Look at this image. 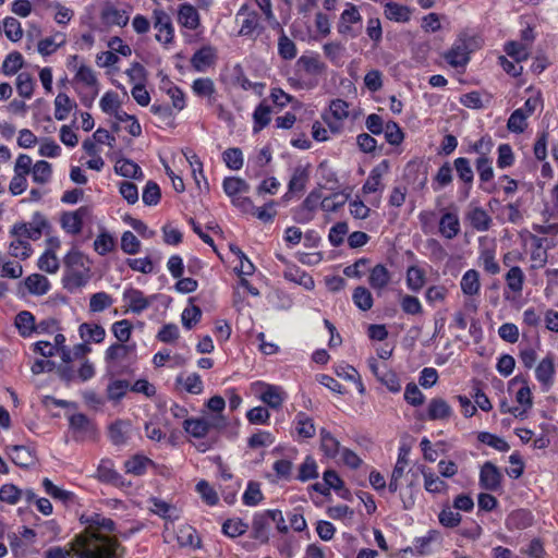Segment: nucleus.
I'll return each mask as SVG.
<instances>
[{"label": "nucleus", "mask_w": 558, "mask_h": 558, "mask_svg": "<svg viewBox=\"0 0 558 558\" xmlns=\"http://www.w3.org/2000/svg\"><path fill=\"white\" fill-rule=\"evenodd\" d=\"M70 546V549L51 547L45 558H121L124 551L116 538L90 531L75 535Z\"/></svg>", "instance_id": "1"}, {"label": "nucleus", "mask_w": 558, "mask_h": 558, "mask_svg": "<svg viewBox=\"0 0 558 558\" xmlns=\"http://www.w3.org/2000/svg\"><path fill=\"white\" fill-rule=\"evenodd\" d=\"M362 23L363 19L359 7L351 2H347L345 9L339 16L337 32L347 38H356L361 34Z\"/></svg>", "instance_id": "2"}, {"label": "nucleus", "mask_w": 558, "mask_h": 558, "mask_svg": "<svg viewBox=\"0 0 558 558\" xmlns=\"http://www.w3.org/2000/svg\"><path fill=\"white\" fill-rule=\"evenodd\" d=\"M242 19L239 36L252 37L255 33L258 35L263 31L259 24V15L255 10H252L247 3H243L235 14V20Z\"/></svg>", "instance_id": "3"}, {"label": "nucleus", "mask_w": 558, "mask_h": 558, "mask_svg": "<svg viewBox=\"0 0 558 558\" xmlns=\"http://www.w3.org/2000/svg\"><path fill=\"white\" fill-rule=\"evenodd\" d=\"M96 477L100 483L112 485L118 488L131 486V482L126 481L116 469L114 463L110 459H102L97 468Z\"/></svg>", "instance_id": "4"}, {"label": "nucleus", "mask_w": 558, "mask_h": 558, "mask_svg": "<svg viewBox=\"0 0 558 558\" xmlns=\"http://www.w3.org/2000/svg\"><path fill=\"white\" fill-rule=\"evenodd\" d=\"M471 38L459 37L452 47L444 54L445 60L453 68L465 66L470 61V46Z\"/></svg>", "instance_id": "5"}, {"label": "nucleus", "mask_w": 558, "mask_h": 558, "mask_svg": "<svg viewBox=\"0 0 558 558\" xmlns=\"http://www.w3.org/2000/svg\"><path fill=\"white\" fill-rule=\"evenodd\" d=\"M502 473L490 461H486L480 471L478 484L481 488L488 492H497L501 488Z\"/></svg>", "instance_id": "6"}, {"label": "nucleus", "mask_w": 558, "mask_h": 558, "mask_svg": "<svg viewBox=\"0 0 558 558\" xmlns=\"http://www.w3.org/2000/svg\"><path fill=\"white\" fill-rule=\"evenodd\" d=\"M529 384V376L523 374L514 376L508 383L509 390H511L518 385H521V387L515 393V401L522 407L520 409L524 410V414L526 413L527 410H530L533 407L532 392Z\"/></svg>", "instance_id": "7"}, {"label": "nucleus", "mask_w": 558, "mask_h": 558, "mask_svg": "<svg viewBox=\"0 0 558 558\" xmlns=\"http://www.w3.org/2000/svg\"><path fill=\"white\" fill-rule=\"evenodd\" d=\"M65 337L58 332L53 336V341L37 340V353L43 356H53L59 350L62 351V360L68 363L71 361V352L64 345Z\"/></svg>", "instance_id": "8"}, {"label": "nucleus", "mask_w": 558, "mask_h": 558, "mask_svg": "<svg viewBox=\"0 0 558 558\" xmlns=\"http://www.w3.org/2000/svg\"><path fill=\"white\" fill-rule=\"evenodd\" d=\"M89 216V208L82 206L75 211H68L61 216V227L70 234H78L83 229L84 219Z\"/></svg>", "instance_id": "9"}, {"label": "nucleus", "mask_w": 558, "mask_h": 558, "mask_svg": "<svg viewBox=\"0 0 558 558\" xmlns=\"http://www.w3.org/2000/svg\"><path fill=\"white\" fill-rule=\"evenodd\" d=\"M154 27L158 31L156 39L165 44H170L174 37V28L171 19L163 10H154Z\"/></svg>", "instance_id": "10"}, {"label": "nucleus", "mask_w": 558, "mask_h": 558, "mask_svg": "<svg viewBox=\"0 0 558 558\" xmlns=\"http://www.w3.org/2000/svg\"><path fill=\"white\" fill-rule=\"evenodd\" d=\"M80 522L82 524L87 525L83 533L94 532L98 535H101L98 533L95 527L105 530L107 532H113L116 531V522L110 518H105L100 513L92 512V513H83L80 517Z\"/></svg>", "instance_id": "11"}, {"label": "nucleus", "mask_w": 558, "mask_h": 558, "mask_svg": "<svg viewBox=\"0 0 558 558\" xmlns=\"http://www.w3.org/2000/svg\"><path fill=\"white\" fill-rule=\"evenodd\" d=\"M60 247V241L58 238L48 239V248L37 259V267L46 272L54 274L59 269V259L56 256L54 251Z\"/></svg>", "instance_id": "12"}, {"label": "nucleus", "mask_w": 558, "mask_h": 558, "mask_svg": "<svg viewBox=\"0 0 558 558\" xmlns=\"http://www.w3.org/2000/svg\"><path fill=\"white\" fill-rule=\"evenodd\" d=\"M551 244V240L547 238H532L531 260L533 262V269H538L546 265L548 257L547 251L550 248Z\"/></svg>", "instance_id": "13"}, {"label": "nucleus", "mask_w": 558, "mask_h": 558, "mask_svg": "<svg viewBox=\"0 0 558 558\" xmlns=\"http://www.w3.org/2000/svg\"><path fill=\"white\" fill-rule=\"evenodd\" d=\"M555 364L551 356L544 357L535 367V378L544 391H548L554 384Z\"/></svg>", "instance_id": "14"}, {"label": "nucleus", "mask_w": 558, "mask_h": 558, "mask_svg": "<svg viewBox=\"0 0 558 558\" xmlns=\"http://www.w3.org/2000/svg\"><path fill=\"white\" fill-rule=\"evenodd\" d=\"M287 393L280 386L264 384V389L260 392L259 399L263 403L272 410L281 409Z\"/></svg>", "instance_id": "15"}, {"label": "nucleus", "mask_w": 558, "mask_h": 558, "mask_svg": "<svg viewBox=\"0 0 558 558\" xmlns=\"http://www.w3.org/2000/svg\"><path fill=\"white\" fill-rule=\"evenodd\" d=\"M269 522L267 510L256 512L252 521V538L260 544H267L269 541Z\"/></svg>", "instance_id": "16"}, {"label": "nucleus", "mask_w": 558, "mask_h": 558, "mask_svg": "<svg viewBox=\"0 0 558 558\" xmlns=\"http://www.w3.org/2000/svg\"><path fill=\"white\" fill-rule=\"evenodd\" d=\"M391 280V274L384 264H377L369 269L368 284L378 295L386 289Z\"/></svg>", "instance_id": "17"}, {"label": "nucleus", "mask_w": 558, "mask_h": 558, "mask_svg": "<svg viewBox=\"0 0 558 558\" xmlns=\"http://www.w3.org/2000/svg\"><path fill=\"white\" fill-rule=\"evenodd\" d=\"M216 59V49L209 45L203 46L194 52L191 58V65L196 72H205L214 64Z\"/></svg>", "instance_id": "18"}, {"label": "nucleus", "mask_w": 558, "mask_h": 558, "mask_svg": "<svg viewBox=\"0 0 558 558\" xmlns=\"http://www.w3.org/2000/svg\"><path fill=\"white\" fill-rule=\"evenodd\" d=\"M534 524V515L527 509H517L506 519V526L509 531L525 530Z\"/></svg>", "instance_id": "19"}, {"label": "nucleus", "mask_w": 558, "mask_h": 558, "mask_svg": "<svg viewBox=\"0 0 558 558\" xmlns=\"http://www.w3.org/2000/svg\"><path fill=\"white\" fill-rule=\"evenodd\" d=\"M123 300L128 302L129 310L134 314H141L150 305V301L143 291L135 288H128L123 292Z\"/></svg>", "instance_id": "20"}, {"label": "nucleus", "mask_w": 558, "mask_h": 558, "mask_svg": "<svg viewBox=\"0 0 558 558\" xmlns=\"http://www.w3.org/2000/svg\"><path fill=\"white\" fill-rule=\"evenodd\" d=\"M452 415V408L442 398H433L427 407L426 418L428 421L448 420Z\"/></svg>", "instance_id": "21"}, {"label": "nucleus", "mask_w": 558, "mask_h": 558, "mask_svg": "<svg viewBox=\"0 0 558 558\" xmlns=\"http://www.w3.org/2000/svg\"><path fill=\"white\" fill-rule=\"evenodd\" d=\"M439 232L448 240H451L459 234L460 220L456 211H445L441 215L439 220Z\"/></svg>", "instance_id": "22"}, {"label": "nucleus", "mask_w": 558, "mask_h": 558, "mask_svg": "<svg viewBox=\"0 0 558 558\" xmlns=\"http://www.w3.org/2000/svg\"><path fill=\"white\" fill-rule=\"evenodd\" d=\"M131 423L124 420H117L110 424L108 436L114 446H123L130 438Z\"/></svg>", "instance_id": "23"}, {"label": "nucleus", "mask_w": 558, "mask_h": 558, "mask_svg": "<svg viewBox=\"0 0 558 558\" xmlns=\"http://www.w3.org/2000/svg\"><path fill=\"white\" fill-rule=\"evenodd\" d=\"M294 430L299 438L310 439L315 436L316 427L313 418L305 412H298L293 420Z\"/></svg>", "instance_id": "24"}, {"label": "nucleus", "mask_w": 558, "mask_h": 558, "mask_svg": "<svg viewBox=\"0 0 558 558\" xmlns=\"http://www.w3.org/2000/svg\"><path fill=\"white\" fill-rule=\"evenodd\" d=\"M453 168L457 172V177L464 184L466 189L465 195L468 196L474 181V172L471 162L466 157H458L453 160Z\"/></svg>", "instance_id": "25"}, {"label": "nucleus", "mask_w": 558, "mask_h": 558, "mask_svg": "<svg viewBox=\"0 0 558 558\" xmlns=\"http://www.w3.org/2000/svg\"><path fill=\"white\" fill-rule=\"evenodd\" d=\"M178 22L183 27L194 31L201 25V17L197 10L186 2L179 7Z\"/></svg>", "instance_id": "26"}, {"label": "nucleus", "mask_w": 558, "mask_h": 558, "mask_svg": "<svg viewBox=\"0 0 558 558\" xmlns=\"http://www.w3.org/2000/svg\"><path fill=\"white\" fill-rule=\"evenodd\" d=\"M466 221L476 231H487L492 225V218L482 207H473L465 215Z\"/></svg>", "instance_id": "27"}, {"label": "nucleus", "mask_w": 558, "mask_h": 558, "mask_svg": "<svg viewBox=\"0 0 558 558\" xmlns=\"http://www.w3.org/2000/svg\"><path fill=\"white\" fill-rule=\"evenodd\" d=\"M80 337L87 343H101L106 338L105 328L96 323H84L78 327Z\"/></svg>", "instance_id": "28"}, {"label": "nucleus", "mask_w": 558, "mask_h": 558, "mask_svg": "<svg viewBox=\"0 0 558 558\" xmlns=\"http://www.w3.org/2000/svg\"><path fill=\"white\" fill-rule=\"evenodd\" d=\"M388 160L385 159L371 170L369 175L362 187L365 194L375 193L379 190L383 174L388 170Z\"/></svg>", "instance_id": "29"}, {"label": "nucleus", "mask_w": 558, "mask_h": 558, "mask_svg": "<svg viewBox=\"0 0 558 558\" xmlns=\"http://www.w3.org/2000/svg\"><path fill=\"white\" fill-rule=\"evenodd\" d=\"M283 277L286 280L298 283L306 290H312L315 287L313 277L295 265L288 266Z\"/></svg>", "instance_id": "30"}, {"label": "nucleus", "mask_w": 558, "mask_h": 558, "mask_svg": "<svg viewBox=\"0 0 558 558\" xmlns=\"http://www.w3.org/2000/svg\"><path fill=\"white\" fill-rule=\"evenodd\" d=\"M411 9L408 5L389 1L384 7L386 19L397 23H407L411 19Z\"/></svg>", "instance_id": "31"}, {"label": "nucleus", "mask_w": 558, "mask_h": 558, "mask_svg": "<svg viewBox=\"0 0 558 558\" xmlns=\"http://www.w3.org/2000/svg\"><path fill=\"white\" fill-rule=\"evenodd\" d=\"M44 492L56 501L63 505H69L74 501L75 495L72 492L65 490L54 485L48 477L41 481Z\"/></svg>", "instance_id": "32"}, {"label": "nucleus", "mask_w": 558, "mask_h": 558, "mask_svg": "<svg viewBox=\"0 0 558 558\" xmlns=\"http://www.w3.org/2000/svg\"><path fill=\"white\" fill-rule=\"evenodd\" d=\"M154 465L155 462L151 459L143 454H134L124 462V470L126 474L142 476L146 473L148 466Z\"/></svg>", "instance_id": "33"}, {"label": "nucleus", "mask_w": 558, "mask_h": 558, "mask_svg": "<svg viewBox=\"0 0 558 558\" xmlns=\"http://www.w3.org/2000/svg\"><path fill=\"white\" fill-rule=\"evenodd\" d=\"M114 171L121 177L135 180H142L144 177L141 167L135 161L128 158L118 159L114 165Z\"/></svg>", "instance_id": "34"}, {"label": "nucleus", "mask_w": 558, "mask_h": 558, "mask_svg": "<svg viewBox=\"0 0 558 558\" xmlns=\"http://www.w3.org/2000/svg\"><path fill=\"white\" fill-rule=\"evenodd\" d=\"M320 449L327 458H336L341 449L339 440L331 435L326 428H320Z\"/></svg>", "instance_id": "35"}, {"label": "nucleus", "mask_w": 558, "mask_h": 558, "mask_svg": "<svg viewBox=\"0 0 558 558\" xmlns=\"http://www.w3.org/2000/svg\"><path fill=\"white\" fill-rule=\"evenodd\" d=\"M310 173L308 170L302 166H298L293 169L292 175L288 183V192L284 197L288 196L289 193H300L304 191L306 183L308 181Z\"/></svg>", "instance_id": "36"}, {"label": "nucleus", "mask_w": 558, "mask_h": 558, "mask_svg": "<svg viewBox=\"0 0 558 558\" xmlns=\"http://www.w3.org/2000/svg\"><path fill=\"white\" fill-rule=\"evenodd\" d=\"M19 335L23 338H28L35 332V317L28 311L20 312L14 319Z\"/></svg>", "instance_id": "37"}, {"label": "nucleus", "mask_w": 558, "mask_h": 558, "mask_svg": "<svg viewBox=\"0 0 558 558\" xmlns=\"http://www.w3.org/2000/svg\"><path fill=\"white\" fill-rule=\"evenodd\" d=\"M460 287L465 295L473 296L478 294L481 289L478 271L475 269L466 270L461 278Z\"/></svg>", "instance_id": "38"}, {"label": "nucleus", "mask_w": 558, "mask_h": 558, "mask_svg": "<svg viewBox=\"0 0 558 558\" xmlns=\"http://www.w3.org/2000/svg\"><path fill=\"white\" fill-rule=\"evenodd\" d=\"M271 108L263 100L253 112V132L258 133L270 123Z\"/></svg>", "instance_id": "39"}, {"label": "nucleus", "mask_w": 558, "mask_h": 558, "mask_svg": "<svg viewBox=\"0 0 558 558\" xmlns=\"http://www.w3.org/2000/svg\"><path fill=\"white\" fill-rule=\"evenodd\" d=\"M175 384L184 388L191 395H201L204 391V384L197 373H192L184 377L182 374L175 378Z\"/></svg>", "instance_id": "40"}, {"label": "nucleus", "mask_w": 558, "mask_h": 558, "mask_svg": "<svg viewBox=\"0 0 558 558\" xmlns=\"http://www.w3.org/2000/svg\"><path fill=\"white\" fill-rule=\"evenodd\" d=\"M177 541L182 547L201 548V538L197 535V531L187 524L179 527Z\"/></svg>", "instance_id": "41"}, {"label": "nucleus", "mask_w": 558, "mask_h": 558, "mask_svg": "<svg viewBox=\"0 0 558 558\" xmlns=\"http://www.w3.org/2000/svg\"><path fill=\"white\" fill-rule=\"evenodd\" d=\"M64 44L65 35L63 33H56L54 35L46 37L37 43V52L43 56H49Z\"/></svg>", "instance_id": "42"}, {"label": "nucleus", "mask_w": 558, "mask_h": 558, "mask_svg": "<svg viewBox=\"0 0 558 558\" xmlns=\"http://www.w3.org/2000/svg\"><path fill=\"white\" fill-rule=\"evenodd\" d=\"M149 502L151 504L150 511L161 519L170 520L172 522L179 519V515L173 513L175 508L165 500L151 497Z\"/></svg>", "instance_id": "43"}, {"label": "nucleus", "mask_w": 558, "mask_h": 558, "mask_svg": "<svg viewBox=\"0 0 558 558\" xmlns=\"http://www.w3.org/2000/svg\"><path fill=\"white\" fill-rule=\"evenodd\" d=\"M101 17L107 25L125 26L129 23V14L125 10L107 7L101 12Z\"/></svg>", "instance_id": "44"}, {"label": "nucleus", "mask_w": 558, "mask_h": 558, "mask_svg": "<svg viewBox=\"0 0 558 558\" xmlns=\"http://www.w3.org/2000/svg\"><path fill=\"white\" fill-rule=\"evenodd\" d=\"M524 279V272L519 266H512L505 276L508 289L515 294H521Z\"/></svg>", "instance_id": "45"}, {"label": "nucleus", "mask_w": 558, "mask_h": 558, "mask_svg": "<svg viewBox=\"0 0 558 558\" xmlns=\"http://www.w3.org/2000/svg\"><path fill=\"white\" fill-rule=\"evenodd\" d=\"M89 279V276L86 272L70 269L66 270L63 277L64 288L69 291L77 290L84 287Z\"/></svg>", "instance_id": "46"}, {"label": "nucleus", "mask_w": 558, "mask_h": 558, "mask_svg": "<svg viewBox=\"0 0 558 558\" xmlns=\"http://www.w3.org/2000/svg\"><path fill=\"white\" fill-rule=\"evenodd\" d=\"M296 64L301 66L307 74L319 75L326 70L318 56H301Z\"/></svg>", "instance_id": "47"}, {"label": "nucleus", "mask_w": 558, "mask_h": 558, "mask_svg": "<svg viewBox=\"0 0 558 558\" xmlns=\"http://www.w3.org/2000/svg\"><path fill=\"white\" fill-rule=\"evenodd\" d=\"M352 301L354 305L363 312L369 311L374 304L371 291L363 286H359L353 290Z\"/></svg>", "instance_id": "48"}, {"label": "nucleus", "mask_w": 558, "mask_h": 558, "mask_svg": "<svg viewBox=\"0 0 558 558\" xmlns=\"http://www.w3.org/2000/svg\"><path fill=\"white\" fill-rule=\"evenodd\" d=\"M184 156L192 168V173H193V177H194V180H195L197 186L201 189V180H203L205 183V187L208 190L209 184L204 174L203 162L199 159V157L192 150L184 153Z\"/></svg>", "instance_id": "49"}, {"label": "nucleus", "mask_w": 558, "mask_h": 558, "mask_svg": "<svg viewBox=\"0 0 558 558\" xmlns=\"http://www.w3.org/2000/svg\"><path fill=\"white\" fill-rule=\"evenodd\" d=\"M223 192L234 198L239 193H246L250 190V185L245 180L238 177L226 178L222 182Z\"/></svg>", "instance_id": "50"}, {"label": "nucleus", "mask_w": 558, "mask_h": 558, "mask_svg": "<svg viewBox=\"0 0 558 558\" xmlns=\"http://www.w3.org/2000/svg\"><path fill=\"white\" fill-rule=\"evenodd\" d=\"M407 287L413 292H418L425 284V271L417 266H410L407 270Z\"/></svg>", "instance_id": "51"}, {"label": "nucleus", "mask_w": 558, "mask_h": 558, "mask_svg": "<svg viewBox=\"0 0 558 558\" xmlns=\"http://www.w3.org/2000/svg\"><path fill=\"white\" fill-rule=\"evenodd\" d=\"M452 167L446 161L439 167L437 173L433 178L432 186L434 191H440L452 182Z\"/></svg>", "instance_id": "52"}, {"label": "nucleus", "mask_w": 558, "mask_h": 558, "mask_svg": "<svg viewBox=\"0 0 558 558\" xmlns=\"http://www.w3.org/2000/svg\"><path fill=\"white\" fill-rule=\"evenodd\" d=\"M183 428L195 438H204L208 434L206 417L186 418L183 422Z\"/></svg>", "instance_id": "53"}, {"label": "nucleus", "mask_w": 558, "mask_h": 558, "mask_svg": "<svg viewBox=\"0 0 558 558\" xmlns=\"http://www.w3.org/2000/svg\"><path fill=\"white\" fill-rule=\"evenodd\" d=\"M296 53L298 49L294 41L290 39L281 28V33L278 38V54L283 60H292L296 57Z\"/></svg>", "instance_id": "54"}, {"label": "nucleus", "mask_w": 558, "mask_h": 558, "mask_svg": "<svg viewBox=\"0 0 558 558\" xmlns=\"http://www.w3.org/2000/svg\"><path fill=\"white\" fill-rule=\"evenodd\" d=\"M264 499V495L260 490V484L255 481L247 483L246 489L242 496V502L248 507L257 506Z\"/></svg>", "instance_id": "55"}, {"label": "nucleus", "mask_w": 558, "mask_h": 558, "mask_svg": "<svg viewBox=\"0 0 558 558\" xmlns=\"http://www.w3.org/2000/svg\"><path fill=\"white\" fill-rule=\"evenodd\" d=\"M150 111L153 114L157 116L165 123V125L169 128L175 126V113L170 105L155 102L151 105Z\"/></svg>", "instance_id": "56"}, {"label": "nucleus", "mask_w": 558, "mask_h": 558, "mask_svg": "<svg viewBox=\"0 0 558 558\" xmlns=\"http://www.w3.org/2000/svg\"><path fill=\"white\" fill-rule=\"evenodd\" d=\"M74 80L84 84L87 88H99L98 80L94 70L86 64H81L77 68Z\"/></svg>", "instance_id": "57"}, {"label": "nucleus", "mask_w": 558, "mask_h": 558, "mask_svg": "<svg viewBox=\"0 0 558 558\" xmlns=\"http://www.w3.org/2000/svg\"><path fill=\"white\" fill-rule=\"evenodd\" d=\"M475 168L478 173L481 184L490 182L494 179L493 159L490 157H477Z\"/></svg>", "instance_id": "58"}, {"label": "nucleus", "mask_w": 558, "mask_h": 558, "mask_svg": "<svg viewBox=\"0 0 558 558\" xmlns=\"http://www.w3.org/2000/svg\"><path fill=\"white\" fill-rule=\"evenodd\" d=\"M494 147V141L490 135L485 134L478 141L472 143L465 153L468 154H477L478 157H489L492 149Z\"/></svg>", "instance_id": "59"}, {"label": "nucleus", "mask_w": 558, "mask_h": 558, "mask_svg": "<svg viewBox=\"0 0 558 558\" xmlns=\"http://www.w3.org/2000/svg\"><path fill=\"white\" fill-rule=\"evenodd\" d=\"M477 440L500 452H507L510 449V445L504 438L489 432H480L477 434Z\"/></svg>", "instance_id": "60"}, {"label": "nucleus", "mask_w": 558, "mask_h": 558, "mask_svg": "<svg viewBox=\"0 0 558 558\" xmlns=\"http://www.w3.org/2000/svg\"><path fill=\"white\" fill-rule=\"evenodd\" d=\"M70 427L75 432L83 435L90 434L94 432V426L87 415L83 413H76L69 417Z\"/></svg>", "instance_id": "61"}, {"label": "nucleus", "mask_w": 558, "mask_h": 558, "mask_svg": "<svg viewBox=\"0 0 558 558\" xmlns=\"http://www.w3.org/2000/svg\"><path fill=\"white\" fill-rule=\"evenodd\" d=\"M73 101L64 93H59L54 99V118L63 121L72 110Z\"/></svg>", "instance_id": "62"}, {"label": "nucleus", "mask_w": 558, "mask_h": 558, "mask_svg": "<svg viewBox=\"0 0 558 558\" xmlns=\"http://www.w3.org/2000/svg\"><path fill=\"white\" fill-rule=\"evenodd\" d=\"M318 477L317 463L312 456H306L303 463L300 465L296 480L300 482H307Z\"/></svg>", "instance_id": "63"}, {"label": "nucleus", "mask_w": 558, "mask_h": 558, "mask_svg": "<svg viewBox=\"0 0 558 558\" xmlns=\"http://www.w3.org/2000/svg\"><path fill=\"white\" fill-rule=\"evenodd\" d=\"M113 304V299L107 292L94 293L89 299V311L93 313H100Z\"/></svg>", "instance_id": "64"}]
</instances>
